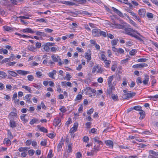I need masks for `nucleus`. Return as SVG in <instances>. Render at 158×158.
<instances>
[{
	"instance_id": "obj_1",
	"label": "nucleus",
	"mask_w": 158,
	"mask_h": 158,
	"mask_svg": "<svg viewBox=\"0 0 158 158\" xmlns=\"http://www.w3.org/2000/svg\"><path fill=\"white\" fill-rule=\"evenodd\" d=\"M84 92L85 94L89 96V97H92V94L94 96H95L96 94V91L95 90L92 89L90 87H87L84 90Z\"/></svg>"
},
{
	"instance_id": "obj_2",
	"label": "nucleus",
	"mask_w": 158,
	"mask_h": 158,
	"mask_svg": "<svg viewBox=\"0 0 158 158\" xmlns=\"http://www.w3.org/2000/svg\"><path fill=\"white\" fill-rule=\"evenodd\" d=\"M55 43H47L44 44L43 45L42 47L43 49L46 52H49L50 50L49 47L54 46Z\"/></svg>"
},
{
	"instance_id": "obj_3",
	"label": "nucleus",
	"mask_w": 158,
	"mask_h": 158,
	"mask_svg": "<svg viewBox=\"0 0 158 158\" xmlns=\"http://www.w3.org/2000/svg\"><path fill=\"white\" fill-rule=\"evenodd\" d=\"M124 30L126 34L131 36L132 35V34L131 33V32H135L137 34H139V33L137 31L135 30H133V29L128 27H127V25L124 29Z\"/></svg>"
},
{
	"instance_id": "obj_4",
	"label": "nucleus",
	"mask_w": 158,
	"mask_h": 158,
	"mask_svg": "<svg viewBox=\"0 0 158 158\" xmlns=\"http://www.w3.org/2000/svg\"><path fill=\"white\" fill-rule=\"evenodd\" d=\"M78 127V123H74L73 124V127L71 128L69 130V133L72 135L75 132L77 129Z\"/></svg>"
},
{
	"instance_id": "obj_5",
	"label": "nucleus",
	"mask_w": 158,
	"mask_h": 158,
	"mask_svg": "<svg viewBox=\"0 0 158 158\" xmlns=\"http://www.w3.org/2000/svg\"><path fill=\"white\" fill-rule=\"evenodd\" d=\"M135 92H133L131 93H128L126 94H124L123 95V99H127L129 98H132L134 96H135Z\"/></svg>"
},
{
	"instance_id": "obj_6",
	"label": "nucleus",
	"mask_w": 158,
	"mask_h": 158,
	"mask_svg": "<svg viewBox=\"0 0 158 158\" xmlns=\"http://www.w3.org/2000/svg\"><path fill=\"white\" fill-rule=\"evenodd\" d=\"M148 66V64L145 63H142L139 64H137L133 65L132 67L134 68H143L144 67H147Z\"/></svg>"
},
{
	"instance_id": "obj_7",
	"label": "nucleus",
	"mask_w": 158,
	"mask_h": 158,
	"mask_svg": "<svg viewBox=\"0 0 158 158\" xmlns=\"http://www.w3.org/2000/svg\"><path fill=\"white\" fill-rule=\"evenodd\" d=\"M102 71L101 68L98 65L94 66L92 69V72L93 73H95V72H96L97 73H101Z\"/></svg>"
},
{
	"instance_id": "obj_8",
	"label": "nucleus",
	"mask_w": 158,
	"mask_h": 158,
	"mask_svg": "<svg viewBox=\"0 0 158 158\" xmlns=\"http://www.w3.org/2000/svg\"><path fill=\"white\" fill-rule=\"evenodd\" d=\"M99 31L100 29H95L93 30L92 31V35L94 37L99 36Z\"/></svg>"
},
{
	"instance_id": "obj_9",
	"label": "nucleus",
	"mask_w": 158,
	"mask_h": 158,
	"mask_svg": "<svg viewBox=\"0 0 158 158\" xmlns=\"http://www.w3.org/2000/svg\"><path fill=\"white\" fill-rule=\"evenodd\" d=\"M145 10L143 9H140L139 10V14L141 17H144L145 14Z\"/></svg>"
},
{
	"instance_id": "obj_10",
	"label": "nucleus",
	"mask_w": 158,
	"mask_h": 158,
	"mask_svg": "<svg viewBox=\"0 0 158 158\" xmlns=\"http://www.w3.org/2000/svg\"><path fill=\"white\" fill-rule=\"evenodd\" d=\"M61 122L60 119L59 118H56L54 120L53 124L55 127L58 126Z\"/></svg>"
},
{
	"instance_id": "obj_11",
	"label": "nucleus",
	"mask_w": 158,
	"mask_h": 158,
	"mask_svg": "<svg viewBox=\"0 0 158 158\" xmlns=\"http://www.w3.org/2000/svg\"><path fill=\"white\" fill-rule=\"evenodd\" d=\"M17 72L19 74L22 75H25L30 73L29 71H26L22 70H21L17 71Z\"/></svg>"
},
{
	"instance_id": "obj_12",
	"label": "nucleus",
	"mask_w": 158,
	"mask_h": 158,
	"mask_svg": "<svg viewBox=\"0 0 158 158\" xmlns=\"http://www.w3.org/2000/svg\"><path fill=\"white\" fill-rule=\"evenodd\" d=\"M105 143L107 146L109 147L113 148V141L110 140H107L105 141Z\"/></svg>"
},
{
	"instance_id": "obj_13",
	"label": "nucleus",
	"mask_w": 158,
	"mask_h": 158,
	"mask_svg": "<svg viewBox=\"0 0 158 158\" xmlns=\"http://www.w3.org/2000/svg\"><path fill=\"white\" fill-rule=\"evenodd\" d=\"M56 71L55 70H54L51 72H49L48 74V75L52 79H55V77H54V75H56Z\"/></svg>"
},
{
	"instance_id": "obj_14",
	"label": "nucleus",
	"mask_w": 158,
	"mask_h": 158,
	"mask_svg": "<svg viewBox=\"0 0 158 158\" xmlns=\"http://www.w3.org/2000/svg\"><path fill=\"white\" fill-rule=\"evenodd\" d=\"M114 76L113 75L110 76L107 79L108 84L109 85V87H111L112 85V81L113 79Z\"/></svg>"
},
{
	"instance_id": "obj_15",
	"label": "nucleus",
	"mask_w": 158,
	"mask_h": 158,
	"mask_svg": "<svg viewBox=\"0 0 158 158\" xmlns=\"http://www.w3.org/2000/svg\"><path fill=\"white\" fill-rule=\"evenodd\" d=\"M23 32L24 33L28 32L31 33H35V31H32L30 28H27L23 29Z\"/></svg>"
},
{
	"instance_id": "obj_16",
	"label": "nucleus",
	"mask_w": 158,
	"mask_h": 158,
	"mask_svg": "<svg viewBox=\"0 0 158 158\" xmlns=\"http://www.w3.org/2000/svg\"><path fill=\"white\" fill-rule=\"evenodd\" d=\"M62 3L66 5H69V6H74L76 5L75 3L70 1H63L62 2Z\"/></svg>"
},
{
	"instance_id": "obj_17",
	"label": "nucleus",
	"mask_w": 158,
	"mask_h": 158,
	"mask_svg": "<svg viewBox=\"0 0 158 158\" xmlns=\"http://www.w3.org/2000/svg\"><path fill=\"white\" fill-rule=\"evenodd\" d=\"M85 58L87 59V61H89L91 59V56L90 51H89L88 52H85Z\"/></svg>"
},
{
	"instance_id": "obj_18",
	"label": "nucleus",
	"mask_w": 158,
	"mask_h": 158,
	"mask_svg": "<svg viewBox=\"0 0 158 158\" xmlns=\"http://www.w3.org/2000/svg\"><path fill=\"white\" fill-rule=\"evenodd\" d=\"M37 128H38V129L40 131L45 132V133H47L48 132V130L46 129L45 128H44V127H41L39 125L37 126Z\"/></svg>"
},
{
	"instance_id": "obj_19",
	"label": "nucleus",
	"mask_w": 158,
	"mask_h": 158,
	"mask_svg": "<svg viewBox=\"0 0 158 158\" xmlns=\"http://www.w3.org/2000/svg\"><path fill=\"white\" fill-rule=\"evenodd\" d=\"M139 114L140 115L139 119H142L145 117V112L143 110H141L139 112Z\"/></svg>"
},
{
	"instance_id": "obj_20",
	"label": "nucleus",
	"mask_w": 158,
	"mask_h": 158,
	"mask_svg": "<svg viewBox=\"0 0 158 158\" xmlns=\"http://www.w3.org/2000/svg\"><path fill=\"white\" fill-rule=\"evenodd\" d=\"M149 76L147 74H145V79L143 81V82L144 85H147L148 84V80H149Z\"/></svg>"
},
{
	"instance_id": "obj_21",
	"label": "nucleus",
	"mask_w": 158,
	"mask_h": 158,
	"mask_svg": "<svg viewBox=\"0 0 158 158\" xmlns=\"http://www.w3.org/2000/svg\"><path fill=\"white\" fill-rule=\"evenodd\" d=\"M10 126L12 128H14L17 126V123L14 121L10 120Z\"/></svg>"
},
{
	"instance_id": "obj_22",
	"label": "nucleus",
	"mask_w": 158,
	"mask_h": 158,
	"mask_svg": "<svg viewBox=\"0 0 158 158\" xmlns=\"http://www.w3.org/2000/svg\"><path fill=\"white\" fill-rule=\"evenodd\" d=\"M116 26V27L118 28L123 29H125L127 24H125V25H121L118 24H114Z\"/></svg>"
},
{
	"instance_id": "obj_23",
	"label": "nucleus",
	"mask_w": 158,
	"mask_h": 158,
	"mask_svg": "<svg viewBox=\"0 0 158 158\" xmlns=\"http://www.w3.org/2000/svg\"><path fill=\"white\" fill-rule=\"evenodd\" d=\"M7 73L11 76L13 77H16L18 75V74L16 73L13 71L8 70L7 71Z\"/></svg>"
},
{
	"instance_id": "obj_24",
	"label": "nucleus",
	"mask_w": 158,
	"mask_h": 158,
	"mask_svg": "<svg viewBox=\"0 0 158 158\" xmlns=\"http://www.w3.org/2000/svg\"><path fill=\"white\" fill-rule=\"evenodd\" d=\"M3 28L5 31H11L13 30V28H12L11 27L7 26H4Z\"/></svg>"
},
{
	"instance_id": "obj_25",
	"label": "nucleus",
	"mask_w": 158,
	"mask_h": 158,
	"mask_svg": "<svg viewBox=\"0 0 158 158\" xmlns=\"http://www.w3.org/2000/svg\"><path fill=\"white\" fill-rule=\"evenodd\" d=\"M39 121V119L35 118H33L30 122V124L31 125H33L34 123H36Z\"/></svg>"
},
{
	"instance_id": "obj_26",
	"label": "nucleus",
	"mask_w": 158,
	"mask_h": 158,
	"mask_svg": "<svg viewBox=\"0 0 158 158\" xmlns=\"http://www.w3.org/2000/svg\"><path fill=\"white\" fill-rule=\"evenodd\" d=\"M4 143H6L7 145H10L11 144V142L10 140L8 138H5L4 140Z\"/></svg>"
},
{
	"instance_id": "obj_27",
	"label": "nucleus",
	"mask_w": 158,
	"mask_h": 158,
	"mask_svg": "<svg viewBox=\"0 0 158 158\" xmlns=\"http://www.w3.org/2000/svg\"><path fill=\"white\" fill-rule=\"evenodd\" d=\"M94 139L95 142L97 143L99 145L102 144V142L99 140V138L98 137H95L94 138Z\"/></svg>"
},
{
	"instance_id": "obj_28",
	"label": "nucleus",
	"mask_w": 158,
	"mask_h": 158,
	"mask_svg": "<svg viewBox=\"0 0 158 158\" xmlns=\"http://www.w3.org/2000/svg\"><path fill=\"white\" fill-rule=\"evenodd\" d=\"M22 87L24 89L27 91L29 93H31L32 90L31 89V88L30 87L28 86H27L23 85Z\"/></svg>"
},
{
	"instance_id": "obj_29",
	"label": "nucleus",
	"mask_w": 158,
	"mask_h": 158,
	"mask_svg": "<svg viewBox=\"0 0 158 158\" xmlns=\"http://www.w3.org/2000/svg\"><path fill=\"white\" fill-rule=\"evenodd\" d=\"M100 33H99V36H102L104 37H106V32L103 31H102L100 29Z\"/></svg>"
},
{
	"instance_id": "obj_30",
	"label": "nucleus",
	"mask_w": 158,
	"mask_h": 158,
	"mask_svg": "<svg viewBox=\"0 0 158 158\" xmlns=\"http://www.w3.org/2000/svg\"><path fill=\"white\" fill-rule=\"evenodd\" d=\"M111 87H109V89H108L107 90V93H108L109 94L112 93V90H114L115 89V88L113 86L111 85Z\"/></svg>"
},
{
	"instance_id": "obj_31",
	"label": "nucleus",
	"mask_w": 158,
	"mask_h": 158,
	"mask_svg": "<svg viewBox=\"0 0 158 158\" xmlns=\"http://www.w3.org/2000/svg\"><path fill=\"white\" fill-rule=\"evenodd\" d=\"M7 76L6 73L4 72L0 71V77L2 78H6Z\"/></svg>"
},
{
	"instance_id": "obj_32",
	"label": "nucleus",
	"mask_w": 158,
	"mask_h": 158,
	"mask_svg": "<svg viewBox=\"0 0 158 158\" xmlns=\"http://www.w3.org/2000/svg\"><path fill=\"white\" fill-rule=\"evenodd\" d=\"M30 148L28 147H21L19 148V150L20 152H23L25 151H27Z\"/></svg>"
},
{
	"instance_id": "obj_33",
	"label": "nucleus",
	"mask_w": 158,
	"mask_h": 158,
	"mask_svg": "<svg viewBox=\"0 0 158 158\" xmlns=\"http://www.w3.org/2000/svg\"><path fill=\"white\" fill-rule=\"evenodd\" d=\"M118 41V39H114L112 40L111 43L112 45H116L117 42Z\"/></svg>"
},
{
	"instance_id": "obj_34",
	"label": "nucleus",
	"mask_w": 158,
	"mask_h": 158,
	"mask_svg": "<svg viewBox=\"0 0 158 158\" xmlns=\"http://www.w3.org/2000/svg\"><path fill=\"white\" fill-rule=\"evenodd\" d=\"M68 148L67 150V152H70L72 151V143H70L68 145Z\"/></svg>"
},
{
	"instance_id": "obj_35",
	"label": "nucleus",
	"mask_w": 158,
	"mask_h": 158,
	"mask_svg": "<svg viewBox=\"0 0 158 158\" xmlns=\"http://www.w3.org/2000/svg\"><path fill=\"white\" fill-rule=\"evenodd\" d=\"M63 144V143L62 142H60L58 144L57 147V151L58 152L60 151L61 150Z\"/></svg>"
},
{
	"instance_id": "obj_36",
	"label": "nucleus",
	"mask_w": 158,
	"mask_h": 158,
	"mask_svg": "<svg viewBox=\"0 0 158 158\" xmlns=\"http://www.w3.org/2000/svg\"><path fill=\"white\" fill-rule=\"evenodd\" d=\"M133 108L135 110L139 111L142 110V107L139 106H135L134 107H133Z\"/></svg>"
},
{
	"instance_id": "obj_37",
	"label": "nucleus",
	"mask_w": 158,
	"mask_h": 158,
	"mask_svg": "<svg viewBox=\"0 0 158 158\" xmlns=\"http://www.w3.org/2000/svg\"><path fill=\"white\" fill-rule=\"evenodd\" d=\"M29 17H31V16L28 15H26V16H20L18 18H20L21 19H29Z\"/></svg>"
},
{
	"instance_id": "obj_38",
	"label": "nucleus",
	"mask_w": 158,
	"mask_h": 158,
	"mask_svg": "<svg viewBox=\"0 0 158 158\" xmlns=\"http://www.w3.org/2000/svg\"><path fill=\"white\" fill-rule=\"evenodd\" d=\"M136 82L139 85V84L142 83V78L140 77H138L136 80Z\"/></svg>"
},
{
	"instance_id": "obj_39",
	"label": "nucleus",
	"mask_w": 158,
	"mask_h": 158,
	"mask_svg": "<svg viewBox=\"0 0 158 158\" xmlns=\"http://www.w3.org/2000/svg\"><path fill=\"white\" fill-rule=\"evenodd\" d=\"M149 153L150 154L154 155V156H158V152H156L155 151L152 150L149 151Z\"/></svg>"
},
{
	"instance_id": "obj_40",
	"label": "nucleus",
	"mask_w": 158,
	"mask_h": 158,
	"mask_svg": "<svg viewBox=\"0 0 158 158\" xmlns=\"http://www.w3.org/2000/svg\"><path fill=\"white\" fill-rule=\"evenodd\" d=\"M148 60L146 58H140L138 59L137 61L139 62H145Z\"/></svg>"
},
{
	"instance_id": "obj_41",
	"label": "nucleus",
	"mask_w": 158,
	"mask_h": 158,
	"mask_svg": "<svg viewBox=\"0 0 158 158\" xmlns=\"http://www.w3.org/2000/svg\"><path fill=\"white\" fill-rule=\"evenodd\" d=\"M51 58L54 62H58V59L57 56V57H56L55 56L52 55L51 56Z\"/></svg>"
},
{
	"instance_id": "obj_42",
	"label": "nucleus",
	"mask_w": 158,
	"mask_h": 158,
	"mask_svg": "<svg viewBox=\"0 0 158 158\" xmlns=\"http://www.w3.org/2000/svg\"><path fill=\"white\" fill-rule=\"evenodd\" d=\"M57 57L58 58V64L59 65H61L62 64H64L63 62L61 61V60L60 59V56H57Z\"/></svg>"
},
{
	"instance_id": "obj_43",
	"label": "nucleus",
	"mask_w": 158,
	"mask_h": 158,
	"mask_svg": "<svg viewBox=\"0 0 158 158\" xmlns=\"http://www.w3.org/2000/svg\"><path fill=\"white\" fill-rule=\"evenodd\" d=\"M28 80L30 81H33L34 79V77L32 75H29L27 76Z\"/></svg>"
},
{
	"instance_id": "obj_44",
	"label": "nucleus",
	"mask_w": 158,
	"mask_h": 158,
	"mask_svg": "<svg viewBox=\"0 0 158 158\" xmlns=\"http://www.w3.org/2000/svg\"><path fill=\"white\" fill-rule=\"evenodd\" d=\"M101 59L105 61L106 60L107 58L106 56L104 54H102L101 56Z\"/></svg>"
},
{
	"instance_id": "obj_45",
	"label": "nucleus",
	"mask_w": 158,
	"mask_h": 158,
	"mask_svg": "<svg viewBox=\"0 0 158 158\" xmlns=\"http://www.w3.org/2000/svg\"><path fill=\"white\" fill-rule=\"evenodd\" d=\"M147 15L149 19H152L153 17V14L152 13L148 12Z\"/></svg>"
},
{
	"instance_id": "obj_46",
	"label": "nucleus",
	"mask_w": 158,
	"mask_h": 158,
	"mask_svg": "<svg viewBox=\"0 0 158 158\" xmlns=\"http://www.w3.org/2000/svg\"><path fill=\"white\" fill-rule=\"evenodd\" d=\"M117 68V65L116 64H113L111 67V69L112 71H114Z\"/></svg>"
},
{
	"instance_id": "obj_47",
	"label": "nucleus",
	"mask_w": 158,
	"mask_h": 158,
	"mask_svg": "<svg viewBox=\"0 0 158 158\" xmlns=\"http://www.w3.org/2000/svg\"><path fill=\"white\" fill-rule=\"evenodd\" d=\"M52 157V150H50L48 155V158H51Z\"/></svg>"
},
{
	"instance_id": "obj_48",
	"label": "nucleus",
	"mask_w": 158,
	"mask_h": 158,
	"mask_svg": "<svg viewBox=\"0 0 158 158\" xmlns=\"http://www.w3.org/2000/svg\"><path fill=\"white\" fill-rule=\"evenodd\" d=\"M36 48L33 46H31L28 47V49L31 51H34Z\"/></svg>"
},
{
	"instance_id": "obj_49",
	"label": "nucleus",
	"mask_w": 158,
	"mask_h": 158,
	"mask_svg": "<svg viewBox=\"0 0 158 158\" xmlns=\"http://www.w3.org/2000/svg\"><path fill=\"white\" fill-rule=\"evenodd\" d=\"M89 138L88 136H85L83 137V141L85 142L88 143L89 141Z\"/></svg>"
},
{
	"instance_id": "obj_50",
	"label": "nucleus",
	"mask_w": 158,
	"mask_h": 158,
	"mask_svg": "<svg viewBox=\"0 0 158 158\" xmlns=\"http://www.w3.org/2000/svg\"><path fill=\"white\" fill-rule=\"evenodd\" d=\"M44 31L48 33H51L53 31V30L48 28H47L44 29Z\"/></svg>"
},
{
	"instance_id": "obj_51",
	"label": "nucleus",
	"mask_w": 158,
	"mask_h": 158,
	"mask_svg": "<svg viewBox=\"0 0 158 158\" xmlns=\"http://www.w3.org/2000/svg\"><path fill=\"white\" fill-rule=\"evenodd\" d=\"M36 74L37 75V77L39 78L42 75V73L40 71L37 72L36 73Z\"/></svg>"
},
{
	"instance_id": "obj_52",
	"label": "nucleus",
	"mask_w": 158,
	"mask_h": 158,
	"mask_svg": "<svg viewBox=\"0 0 158 158\" xmlns=\"http://www.w3.org/2000/svg\"><path fill=\"white\" fill-rule=\"evenodd\" d=\"M142 1L143 2L147 4L148 6H151V5L149 2L148 0H142Z\"/></svg>"
},
{
	"instance_id": "obj_53",
	"label": "nucleus",
	"mask_w": 158,
	"mask_h": 158,
	"mask_svg": "<svg viewBox=\"0 0 158 158\" xmlns=\"http://www.w3.org/2000/svg\"><path fill=\"white\" fill-rule=\"evenodd\" d=\"M47 135L51 139H52L55 137V135L52 133L48 134Z\"/></svg>"
},
{
	"instance_id": "obj_54",
	"label": "nucleus",
	"mask_w": 158,
	"mask_h": 158,
	"mask_svg": "<svg viewBox=\"0 0 158 158\" xmlns=\"http://www.w3.org/2000/svg\"><path fill=\"white\" fill-rule=\"evenodd\" d=\"M94 109L93 108L90 109L89 110H88L87 112V114H88L91 115L94 112Z\"/></svg>"
},
{
	"instance_id": "obj_55",
	"label": "nucleus",
	"mask_w": 158,
	"mask_h": 158,
	"mask_svg": "<svg viewBox=\"0 0 158 158\" xmlns=\"http://www.w3.org/2000/svg\"><path fill=\"white\" fill-rule=\"evenodd\" d=\"M105 62V66L106 67H108L109 66V64L111 62V61L110 60H106Z\"/></svg>"
},
{
	"instance_id": "obj_56",
	"label": "nucleus",
	"mask_w": 158,
	"mask_h": 158,
	"mask_svg": "<svg viewBox=\"0 0 158 158\" xmlns=\"http://www.w3.org/2000/svg\"><path fill=\"white\" fill-rule=\"evenodd\" d=\"M136 50L135 49H133L130 52V54L131 55H134L136 53Z\"/></svg>"
},
{
	"instance_id": "obj_57",
	"label": "nucleus",
	"mask_w": 158,
	"mask_h": 158,
	"mask_svg": "<svg viewBox=\"0 0 158 158\" xmlns=\"http://www.w3.org/2000/svg\"><path fill=\"white\" fill-rule=\"evenodd\" d=\"M36 21L37 22H42L46 23V21L44 19H36Z\"/></svg>"
},
{
	"instance_id": "obj_58",
	"label": "nucleus",
	"mask_w": 158,
	"mask_h": 158,
	"mask_svg": "<svg viewBox=\"0 0 158 158\" xmlns=\"http://www.w3.org/2000/svg\"><path fill=\"white\" fill-rule=\"evenodd\" d=\"M41 43L39 42H37L36 43L35 46L36 48H39L41 46Z\"/></svg>"
},
{
	"instance_id": "obj_59",
	"label": "nucleus",
	"mask_w": 158,
	"mask_h": 158,
	"mask_svg": "<svg viewBox=\"0 0 158 158\" xmlns=\"http://www.w3.org/2000/svg\"><path fill=\"white\" fill-rule=\"evenodd\" d=\"M82 96L81 94H78L77 95L76 99L77 100H80L81 99Z\"/></svg>"
},
{
	"instance_id": "obj_60",
	"label": "nucleus",
	"mask_w": 158,
	"mask_h": 158,
	"mask_svg": "<svg viewBox=\"0 0 158 158\" xmlns=\"http://www.w3.org/2000/svg\"><path fill=\"white\" fill-rule=\"evenodd\" d=\"M40 144L43 146H46V141L44 139L43 141L41 142Z\"/></svg>"
},
{
	"instance_id": "obj_61",
	"label": "nucleus",
	"mask_w": 158,
	"mask_h": 158,
	"mask_svg": "<svg viewBox=\"0 0 158 158\" xmlns=\"http://www.w3.org/2000/svg\"><path fill=\"white\" fill-rule=\"evenodd\" d=\"M31 95L30 94H27L25 96V97L23 98L24 100H27V99H29V97H31Z\"/></svg>"
},
{
	"instance_id": "obj_62",
	"label": "nucleus",
	"mask_w": 158,
	"mask_h": 158,
	"mask_svg": "<svg viewBox=\"0 0 158 158\" xmlns=\"http://www.w3.org/2000/svg\"><path fill=\"white\" fill-rule=\"evenodd\" d=\"M28 152L29 155L32 156L35 153V151L33 150H29Z\"/></svg>"
},
{
	"instance_id": "obj_63",
	"label": "nucleus",
	"mask_w": 158,
	"mask_h": 158,
	"mask_svg": "<svg viewBox=\"0 0 158 158\" xmlns=\"http://www.w3.org/2000/svg\"><path fill=\"white\" fill-rule=\"evenodd\" d=\"M57 50V48L55 47H53L51 49V51L52 52H55Z\"/></svg>"
},
{
	"instance_id": "obj_64",
	"label": "nucleus",
	"mask_w": 158,
	"mask_h": 158,
	"mask_svg": "<svg viewBox=\"0 0 158 158\" xmlns=\"http://www.w3.org/2000/svg\"><path fill=\"white\" fill-rule=\"evenodd\" d=\"M48 83L50 86L53 87L55 86L54 83L52 81H49L48 82Z\"/></svg>"
}]
</instances>
